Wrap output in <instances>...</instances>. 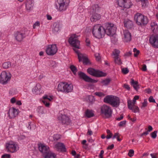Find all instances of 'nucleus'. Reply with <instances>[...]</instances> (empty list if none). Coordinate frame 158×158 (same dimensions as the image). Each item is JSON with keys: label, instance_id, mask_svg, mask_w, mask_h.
<instances>
[{"label": "nucleus", "instance_id": "obj_41", "mask_svg": "<svg viewBox=\"0 0 158 158\" xmlns=\"http://www.w3.org/2000/svg\"><path fill=\"white\" fill-rule=\"evenodd\" d=\"M157 131H155L154 132L151 133V137L153 139H155L157 136Z\"/></svg>", "mask_w": 158, "mask_h": 158}, {"label": "nucleus", "instance_id": "obj_32", "mask_svg": "<svg viewBox=\"0 0 158 158\" xmlns=\"http://www.w3.org/2000/svg\"><path fill=\"white\" fill-rule=\"evenodd\" d=\"M56 155L50 152L44 155L45 158H56Z\"/></svg>", "mask_w": 158, "mask_h": 158}, {"label": "nucleus", "instance_id": "obj_58", "mask_svg": "<svg viewBox=\"0 0 158 158\" xmlns=\"http://www.w3.org/2000/svg\"><path fill=\"white\" fill-rule=\"evenodd\" d=\"M153 130L152 127L151 126H149L148 127V130L147 131L149 132L152 131Z\"/></svg>", "mask_w": 158, "mask_h": 158}, {"label": "nucleus", "instance_id": "obj_35", "mask_svg": "<svg viewBox=\"0 0 158 158\" xmlns=\"http://www.w3.org/2000/svg\"><path fill=\"white\" fill-rule=\"evenodd\" d=\"M111 81V80L110 79L107 78L102 80L101 83L103 85H106L110 83Z\"/></svg>", "mask_w": 158, "mask_h": 158}, {"label": "nucleus", "instance_id": "obj_40", "mask_svg": "<svg viewBox=\"0 0 158 158\" xmlns=\"http://www.w3.org/2000/svg\"><path fill=\"white\" fill-rule=\"evenodd\" d=\"M70 68L74 74H75L77 72L76 68L73 65H72L70 66Z\"/></svg>", "mask_w": 158, "mask_h": 158}, {"label": "nucleus", "instance_id": "obj_45", "mask_svg": "<svg viewBox=\"0 0 158 158\" xmlns=\"http://www.w3.org/2000/svg\"><path fill=\"white\" fill-rule=\"evenodd\" d=\"M134 154V151L132 149H131L129 151L128 155L130 157L132 156Z\"/></svg>", "mask_w": 158, "mask_h": 158}, {"label": "nucleus", "instance_id": "obj_23", "mask_svg": "<svg viewBox=\"0 0 158 158\" xmlns=\"http://www.w3.org/2000/svg\"><path fill=\"white\" fill-rule=\"evenodd\" d=\"M124 23L125 26L128 28H131L133 27L132 22L128 19L125 20Z\"/></svg>", "mask_w": 158, "mask_h": 158}, {"label": "nucleus", "instance_id": "obj_52", "mask_svg": "<svg viewBox=\"0 0 158 158\" xmlns=\"http://www.w3.org/2000/svg\"><path fill=\"white\" fill-rule=\"evenodd\" d=\"M2 157L3 158H10V155L9 154H4L2 156Z\"/></svg>", "mask_w": 158, "mask_h": 158}, {"label": "nucleus", "instance_id": "obj_2", "mask_svg": "<svg viewBox=\"0 0 158 158\" xmlns=\"http://www.w3.org/2000/svg\"><path fill=\"white\" fill-rule=\"evenodd\" d=\"M92 32L93 35L98 39L103 37L105 34V29L99 24L95 25L93 26Z\"/></svg>", "mask_w": 158, "mask_h": 158}, {"label": "nucleus", "instance_id": "obj_29", "mask_svg": "<svg viewBox=\"0 0 158 158\" xmlns=\"http://www.w3.org/2000/svg\"><path fill=\"white\" fill-rule=\"evenodd\" d=\"M100 7L98 4H95L92 6L93 13L98 12L100 10Z\"/></svg>", "mask_w": 158, "mask_h": 158}, {"label": "nucleus", "instance_id": "obj_12", "mask_svg": "<svg viewBox=\"0 0 158 158\" xmlns=\"http://www.w3.org/2000/svg\"><path fill=\"white\" fill-rule=\"evenodd\" d=\"M78 74L80 78L86 82L91 83H96L97 82V80L91 78L83 72H79Z\"/></svg>", "mask_w": 158, "mask_h": 158}, {"label": "nucleus", "instance_id": "obj_7", "mask_svg": "<svg viewBox=\"0 0 158 158\" xmlns=\"http://www.w3.org/2000/svg\"><path fill=\"white\" fill-rule=\"evenodd\" d=\"M106 29H105V33L109 36H113L115 34L116 31V26L111 23H106Z\"/></svg>", "mask_w": 158, "mask_h": 158}, {"label": "nucleus", "instance_id": "obj_54", "mask_svg": "<svg viewBox=\"0 0 158 158\" xmlns=\"http://www.w3.org/2000/svg\"><path fill=\"white\" fill-rule=\"evenodd\" d=\"M83 60V63H87L88 62V58L86 57L85 56V57L84 58V59L82 60Z\"/></svg>", "mask_w": 158, "mask_h": 158}, {"label": "nucleus", "instance_id": "obj_56", "mask_svg": "<svg viewBox=\"0 0 158 158\" xmlns=\"http://www.w3.org/2000/svg\"><path fill=\"white\" fill-rule=\"evenodd\" d=\"M124 87L128 90H129L130 89V87L129 85L127 84H124Z\"/></svg>", "mask_w": 158, "mask_h": 158}, {"label": "nucleus", "instance_id": "obj_55", "mask_svg": "<svg viewBox=\"0 0 158 158\" xmlns=\"http://www.w3.org/2000/svg\"><path fill=\"white\" fill-rule=\"evenodd\" d=\"M157 155V154L156 153H151L150 154V156L152 158H157L156 156Z\"/></svg>", "mask_w": 158, "mask_h": 158}, {"label": "nucleus", "instance_id": "obj_53", "mask_svg": "<svg viewBox=\"0 0 158 158\" xmlns=\"http://www.w3.org/2000/svg\"><path fill=\"white\" fill-rule=\"evenodd\" d=\"M43 102L44 104L45 105L46 107H48L49 106L50 104L45 99L43 101Z\"/></svg>", "mask_w": 158, "mask_h": 158}, {"label": "nucleus", "instance_id": "obj_25", "mask_svg": "<svg viewBox=\"0 0 158 158\" xmlns=\"http://www.w3.org/2000/svg\"><path fill=\"white\" fill-rule=\"evenodd\" d=\"M73 89V85L71 84H65V93H68L72 91Z\"/></svg>", "mask_w": 158, "mask_h": 158}, {"label": "nucleus", "instance_id": "obj_36", "mask_svg": "<svg viewBox=\"0 0 158 158\" xmlns=\"http://www.w3.org/2000/svg\"><path fill=\"white\" fill-rule=\"evenodd\" d=\"M124 5V6L123 7L128 9L131 7L132 4L130 1L126 0V2L125 3Z\"/></svg>", "mask_w": 158, "mask_h": 158}, {"label": "nucleus", "instance_id": "obj_34", "mask_svg": "<svg viewBox=\"0 0 158 158\" xmlns=\"http://www.w3.org/2000/svg\"><path fill=\"white\" fill-rule=\"evenodd\" d=\"M140 2L143 8H145L148 6V0H143Z\"/></svg>", "mask_w": 158, "mask_h": 158}, {"label": "nucleus", "instance_id": "obj_21", "mask_svg": "<svg viewBox=\"0 0 158 158\" xmlns=\"http://www.w3.org/2000/svg\"><path fill=\"white\" fill-rule=\"evenodd\" d=\"M41 88V85L39 83L37 84L33 90V93L35 94H40L41 93L40 92Z\"/></svg>", "mask_w": 158, "mask_h": 158}, {"label": "nucleus", "instance_id": "obj_62", "mask_svg": "<svg viewBox=\"0 0 158 158\" xmlns=\"http://www.w3.org/2000/svg\"><path fill=\"white\" fill-rule=\"evenodd\" d=\"M87 44V46H89L90 44V41L89 40V39L86 38L85 40Z\"/></svg>", "mask_w": 158, "mask_h": 158}, {"label": "nucleus", "instance_id": "obj_11", "mask_svg": "<svg viewBox=\"0 0 158 158\" xmlns=\"http://www.w3.org/2000/svg\"><path fill=\"white\" fill-rule=\"evenodd\" d=\"M87 72L90 75L97 77L104 76L103 73L98 70H96L94 69L89 68L87 69Z\"/></svg>", "mask_w": 158, "mask_h": 158}, {"label": "nucleus", "instance_id": "obj_19", "mask_svg": "<svg viewBox=\"0 0 158 158\" xmlns=\"http://www.w3.org/2000/svg\"><path fill=\"white\" fill-rule=\"evenodd\" d=\"M124 40L126 42L130 41L131 39V33L127 30H124L123 31Z\"/></svg>", "mask_w": 158, "mask_h": 158}, {"label": "nucleus", "instance_id": "obj_57", "mask_svg": "<svg viewBox=\"0 0 158 158\" xmlns=\"http://www.w3.org/2000/svg\"><path fill=\"white\" fill-rule=\"evenodd\" d=\"M119 136V133H115L113 136V139H114L115 138H117Z\"/></svg>", "mask_w": 158, "mask_h": 158}, {"label": "nucleus", "instance_id": "obj_20", "mask_svg": "<svg viewBox=\"0 0 158 158\" xmlns=\"http://www.w3.org/2000/svg\"><path fill=\"white\" fill-rule=\"evenodd\" d=\"M58 151L65 152L66 151L65 146L63 143H58L55 145Z\"/></svg>", "mask_w": 158, "mask_h": 158}, {"label": "nucleus", "instance_id": "obj_61", "mask_svg": "<svg viewBox=\"0 0 158 158\" xmlns=\"http://www.w3.org/2000/svg\"><path fill=\"white\" fill-rule=\"evenodd\" d=\"M93 134V132L90 130L88 129L87 134L89 135H91Z\"/></svg>", "mask_w": 158, "mask_h": 158}, {"label": "nucleus", "instance_id": "obj_59", "mask_svg": "<svg viewBox=\"0 0 158 158\" xmlns=\"http://www.w3.org/2000/svg\"><path fill=\"white\" fill-rule=\"evenodd\" d=\"M123 114H122L121 116H120V117H118V118H116V119L117 120H118V121H119L120 120H122V119H123Z\"/></svg>", "mask_w": 158, "mask_h": 158}, {"label": "nucleus", "instance_id": "obj_18", "mask_svg": "<svg viewBox=\"0 0 158 158\" xmlns=\"http://www.w3.org/2000/svg\"><path fill=\"white\" fill-rule=\"evenodd\" d=\"M60 121L63 124L66 125H69L71 123L69 118L65 115H62L61 116Z\"/></svg>", "mask_w": 158, "mask_h": 158}, {"label": "nucleus", "instance_id": "obj_51", "mask_svg": "<svg viewBox=\"0 0 158 158\" xmlns=\"http://www.w3.org/2000/svg\"><path fill=\"white\" fill-rule=\"evenodd\" d=\"M95 94L96 96L101 97L102 96H104V94L103 93L100 92H96L95 93Z\"/></svg>", "mask_w": 158, "mask_h": 158}, {"label": "nucleus", "instance_id": "obj_42", "mask_svg": "<svg viewBox=\"0 0 158 158\" xmlns=\"http://www.w3.org/2000/svg\"><path fill=\"white\" fill-rule=\"evenodd\" d=\"M61 136L59 134H56L53 136V139L54 140H57L60 138Z\"/></svg>", "mask_w": 158, "mask_h": 158}, {"label": "nucleus", "instance_id": "obj_10", "mask_svg": "<svg viewBox=\"0 0 158 158\" xmlns=\"http://www.w3.org/2000/svg\"><path fill=\"white\" fill-rule=\"evenodd\" d=\"M57 51V48L55 44L48 45L47 48L46 52L48 55H53Z\"/></svg>", "mask_w": 158, "mask_h": 158}, {"label": "nucleus", "instance_id": "obj_24", "mask_svg": "<svg viewBox=\"0 0 158 158\" xmlns=\"http://www.w3.org/2000/svg\"><path fill=\"white\" fill-rule=\"evenodd\" d=\"M65 88V84L64 83L62 82L58 84L57 89L59 91L64 92Z\"/></svg>", "mask_w": 158, "mask_h": 158}, {"label": "nucleus", "instance_id": "obj_17", "mask_svg": "<svg viewBox=\"0 0 158 158\" xmlns=\"http://www.w3.org/2000/svg\"><path fill=\"white\" fill-rule=\"evenodd\" d=\"M18 113L17 110L14 108H11L9 110V116L10 118H14L17 115Z\"/></svg>", "mask_w": 158, "mask_h": 158}, {"label": "nucleus", "instance_id": "obj_6", "mask_svg": "<svg viewBox=\"0 0 158 158\" xmlns=\"http://www.w3.org/2000/svg\"><path fill=\"white\" fill-rule=\"evenodd\" d=\"M100 110L101 114L104 115L106 118H109L112 116L113 111L109 106L104 105L101 106Z\"/></svg>", "mask_w": 158, "mask_h": 158}, {"label": "nucleus", "instance_id": "obj_37", "mask_svg": "<svg viewBox=\"0 0 158 158\" xmlns=\"http://www.w3.org/2000/svg\"><path fill=\"white\" fill-rule=\"evenodd\" d=\"M126 2V0H118V4L120 7H123L124 6V4Z\"/></svg>", "mask_w": 158, "mask_h": 158}, {"label": "nucleus", "instance_id": "obj_3", "mask_svg": "<svg viewBox=\"0 0 158 158\" xmlns=\"http://www.w3.org/2000/svg\"><path fill=\"white\" fill-rule=\"evenodd\" d=\"M104 102L109 104L113 107H117L119 105L120 100L117 97L113 95H108L104 99Z\"/></svg>", "mask_w": 158, "mask_h": 158}, {"label": "nucleus", "instance_id": "obj_14", "mask_svg": "<svg viewBox=\"0 0 158 158\" xmlns=\"http://www.w3.org/2000/svg\"><path fill=\"white\" fill-rule=\"evenodd\" d=\"M38 146L39 151L44 156L50 152L48 146H45L42 143L39 144Z\"/></svg>", "mask_w": 158, "mask_h": 158}, {"label": "nucleus", "instance_id": "obj_30", "mask_svg": "<svg viewBox=\"0 0 158 158\" xmlns=\"http://www.w3.org/2000/svg\"><path fill=\"white\" fill-rule=\"evenodd\" d=\"M60 24L57 22H55L53 24L54 28L53 31L54 32H57L60 29Z\"/></svg>", "mask_w": 158, "mask_h": 158}, {"label": "nucleus", "instance_id": "obj_33", "mask_svg": "<svg viewBox=\"0 0 158 158\" xmlns=\"http://www.w3.org/2000/svg\"><path fill=\"white\" fill-rule=\"evenodd\" d=\"M115 63L118 65H121L122 62L120 56L113 58Z\"/></svg>", "mask_w": 158, "mask_h": 158}, {"label": "nucleus", "instance_id": "obj_27", "mask_svg": "<svg viewBox=\"0 0 158 158\" xmlns=\"http://www.w3.org/2000/svg\"><path fill=\"white\" fill-rule=\"evenodd\" d=\"M131 84L133 86L134 88L136 91H138L139 88L138 82L137 81H135L133 79H131Z\"/></svg>", "mask_w": 158, "mask_h": 158}, {"label": "nucleus", "instance_id": "obj_43", "mask_svg": "<svg viewBox=\"0 0 158 158\" xmlns=\"http://www.w3.org/2000/svg\"><path fill=\"white\" fill-rule=\"evenodd\" d=\"M133 52H134V56L135 57L137 56L139 53V51L137 50L136 48H134L133 49Z\"/></svg>", "mask_w": 158, "mask_h": 158}, {"label": "nucleus", "instance_id": "obj_63", "mask_svg": "<svg viewBox=\"0 0 158 158\" xmlns=\"http://www.w3.org/2000/svg\"><path fill=\"white\" fill-rule=\"evenodd\" d=\"M142 70L143 71H145L147 70V68H146V66L145 64H143V67L142 68Z\"/></svg>", "mask_w": 158, "mask_h": 158}, {"label": "nucleus", "instance_id": "obj_38", "mask_svg": "<svg viewBox=\"0 0 158 158\" xmlns=\"http://www.w3.org/2000/svg\"><path fill=\"white\" fill-rule=\"evenodd\" d=\"M151 26L152 27V29L153 31L155 29H157L158 27V26L155 22H152L151 23Z\"/></svg>", "mask_w": 158, "mask_h": 158}, {"label": "nucleus", "instance_id": "obj_13", "mask_svg": "<svg viewBox=\"0 0 158 158\" xmlns=\"http://www.w3.org/2000/svg\"><path fill=\"white\" fill-rule=\"evenodd\" d=\"M149 42L153 47L158 48V35H152L150 38Z\"/></svg>", "mask_w": 158, "mask_h": 158}, {"label": "nucleus", "instance_id": "obj_16", "mask_svg": "<svg viewBox=\"0 0 158 158\" xmlns=\"http://www.w3.org/2000/svg\"><path fill=\"white\" fill-rule=\"evenodd\" d=\"M14 35L16 40L19 42L21 41L25 37V34L20 31H17Z\"/></svg>", "mask_w": 158, "mask_h": 158}, {"label": "nucleus", "instance_id": "obj_28", "mask_svg": "<svg viewBox=\"0 0 158 158\" xmlns=\"http://www.w3.org/2000/svg\"><path fill=\"white\" fill-rule=\"evenodd\" d=\"M85 115L88 118H90L94 116V114L92 110H86L85 112Z\"/></svg>", "mask_w": 158, "mask_h": 158}, {"label": "nucleus", "instance_id": "obj_8", "mask_svg": "<svg viewBox=\"0 0 158 158\" xmlns=\"http://www.w3.org/2000/svg\"><path fill=\"white\" fill-rule=\"evenodd\" d=\"M5 147L6 151L11 153L15 152L18 149L17 145L12 142L6 143Z\"/></svg>", "mask_w": 158, "mask_h": 158}, {"label": "nucleus", "instance_id": "obj_44", "mask_svg": "<svg viewBox=\"0 0 158 158\" xmlns=\"http://www.w3.org/2000/svg\"><path fill=\"white\" fill-rule=\"evenodd\" d=\"M43 98L44 99H48L50 101H51L53 98L51 96L48 97L47 95H45L43 97Z\"/></svg>", "mask_w": 158, "mask_h": 158}, {"label": "nucleus", "instance_id": "obj_9", "mask_svg": "<svg viewBox=\"0 0 158 158\" xmlns=\"http://www.w3.org/2000/svg\"><path fill=\"white\" fill-rule=\"evenodd\" d=\"M11 76L9 73L5 71L2 72L0 76V82L3 84H6L10 79Z\"/></svg>", "mask_w": 158, "mask_h": 158}, {"label": "nucleus", "instance_id": "obj_47", "mask_svg": "<svg viewBox=\"0 0 158 158\" xmlns=\"http://www.w3.org/2000/svg\"><path fill=\"white\" fill-rule=\"evenodd\" d=\"M129 71V70L127 68H124L122 69V72L124 74L127 73Z\"/></svg>", "mask_w": 158, "mask_h": 158}, {"label": "nucleus", "instance_id": "obj_50", "mask_svg": "<svg viewBox=\"0 0 158 158\" xmlns=\"http://www.w3.org/2000/svg\"><path fill=\"white\" fill-rule=\"evenodd\" d=\"M149 101L151 102L156 103L155 99H154L153 97L152 96H151L149 97Z\"/></svg>", "mask_w": 158, "mask_h": 158}, {"label": "nucleus", "instance_id": "obj_5", "mask_svg": "<svg viewBox=\"0 0 158 158\" xmlns=\"http://www.w3.org/2000/svg\"><path fill=\"white\" fill-rule=\"evenodd\" d=\"M70 2L69 0H57L56 7L57 9L60 11L66 10Z\"/></svg>", "mask_w": 158, "mask_h": 158}, {"label": "nucleus", "instance_id": "obj_31", "mask_svg": "<svg viewBox=\"0 0 158 158\" xmlns=\"http://www.w3.org/2000/svg\"><path fill=\"white\" fill-rule=\"evenodd\" d=\"M120 51L117 49H115L112 52L111 55L113 56V58L119 56Z\"/></svg>", "mask_w": 158, "mask_h": 158}, {"label": "nucleus", "instance_id": "obj_4", "mask_svg": "<svg viewBox=\"0 0 158 158\" xmlns=\"http://www.w3.org/2000/svg\"><path fill=\"white\" fill-rule=\"evenodd\" d=\"M134 19L136 23L139 25H146L148 22L147 17L140 13H137L135 15Z\"/></svg>", "mask_w": 158, "mask_h": 158}, {"label": "nucleus", "instance_id": "obj_1", "mask_svg": "<svg viewBox=\"0 0 158 158\" xmlns=\"http://www.w3.org/2000/svg\"><path fill=\"white\" fill-rule=\"evenodd\" d=\"M78 36L76 34L73 35L69 38V42L74 48L73 49L77 54L79 61H81L85 57L84 54L81 53L78 50L80 49V41L77 38Z\"/></svg>", "mask_w": 158, "mask_h": 158}, {"label": "nucleus", "instance_id": "obj_39", "mask_svg": "<svg viewBox=\"0 0 158 158\" xmlns=\"http://www.w3.org/2000/svg\"><path fill=\"white\" fill-rule=\"evenodd\" d=\"M11 66V64L10 63L5 62L2 64V67L4 69H7Z\"/></svg>", "mask_w": 158, "mask_h": 158}, {"label": "nucleus", "instance_id": "obj_60", "mask_svg": "<svg viewBox=\"0 0 158 158\" xmlns=\"http://www.w3.org/2000/svg\"><path fill=\"white\" fill-rule=\"evenodd\" d=\"M149 132L147 131H145V132H143V133H142L141 134V136H142L144 135H148L149 134Z\"/></svg>", "mask_w": 158, "mask_h": 158}, {"label": "nucleus", "instance_id": "obj_15", "mask_svg": "<svg viewBox=\"0 0 158 158\" xmlns=\"http://www.w3.org/2000/svg\"><path fill=\"white\" fill-rule=\"evenodd\" d=\"M127 106L128 108L135 113L139 112V107L135 106L132 105V102L131 100H129L127 101Z\"/></svg>", "mask_w": 158, "mask_h": 158}, {"label": "nucleus", "instance_id": "obj_22", "mask_svg": "<svg viewBox=\"0 0 158 158\" xmlns=\"http://www.w3.org/2000/svg\"><path fill=\"white\" fill-rule=\"evenodd\" d=\"M101 18V16L100 14L97 13L94 14L90 18V20L91 22H96L98 20L100 19Z\"/></svg>", "mask_w": 158, "mask_h": 158}, {"label": "nucleus", "instance_id": "obj_49", "mask_svg": "<svg viewBox=\"0 0 158 158\" xmlns=\"http://www.w3.org/2000/svg\"><path fill=\"white\" fill-rule=\"evenodd\" d=\"M126 121L125 120L123 121L120 122L119 124V127H123L126 125Z\"/></svg>", "mask_w": 158, "mask_h": 158}, {"label": "nucleus", "instance_id": "obj_46", "mask_svg": "<svg viewBox=\"0 0 158 158\" xmlns=\"http://www.w3.org/2000/svg\"><path fill=\"white\" fill-rule=\"evenodd\" d=\"M142 105L141 107V108H142L143 107H146L147 105V100L146 99H145L144 100L143 102L142 103Z\"/></svg>", "mask_w": 158, "mask_h": 158}, {"label": "nucleus", "instance_id": "obj_26", "mask_svg": "<svg viewBox=\"0 0 158 158\" xmlns=\"http://www.w3.org/2000/svg\"><path fill=\"white\" fill-rule=\"evenodd\" d=\"M33 4L32 0H27L26 4V7L28 10H30L32 7Z\"/></svg>", "mask_w": 158, "mask_h": 158}, {"label": "nucleus", "instance_id": "obj_48", "mask_svg": "<svg viewBox=\"0 0 158 158\" xmlns=\"http://www.w3.org/2000/svg\"><path fill=\"white\" fill-rule=\"evenodd\" d=\"M40 23L39 22H36L33 25V27L34 29L36 28V27H40Z\"/></svg>", "mask_w": 158, "mask_h": 158}, {"label": "nucleus", "instance_id": "obj_64", "mask_svg": "<svg viewBox=\"0 0 158 158\" xmlns=\"http://www.w3.org/2000/svg\"><path fill=\"white\" fill-rule=\"evenodd\" d=\"M145 91L148 94H150L151 93V90L149 88L146 89Z\"/></svg>", "mask_w": 158, "mask_h": 158}]
</instances>
